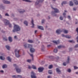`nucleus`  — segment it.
<instances>
[{
	"label": "nucleus",
	"instance_id": "f257e3e1",
	"mask_svg": "<svg viewBox=\"0 0 78 78\" xmlns=\"http://www.w3.org/2000/svg\"><path fill=\"white\" fill-rule=\"evenodd\" d=\"M21 30L20 27L18 25L14 24L12 31L13 33L17 31H20Z\"/></svg>",
	"mask_w": 78,
	"mask_h": 78
},
{
	"label": "nucleus",
	"instance_id": "f03ea898",
	"mask_svg": "<svg viewBox=\"0 0 78 78\" xmlns=\"http://www.w3.org/2000/svg\"><path fill=\"white\" fill-rule=\"evenodd\" d=\"M51 8L53 9L54 10V12H52V14L54 16H56V14H55V12L58 13V12H59V10L56 8H53V7H51Z\"/></svg>",
	"mask_w": 78,
	"mask_h": 78
},
{
	"label": "nucleus",
	"instance_id": "7ed1b4c3",
	"mask_svg": "<svg viewBox=\"0 0 78 78\" xmlns=\"http://www.w3.org/2000/svg\"><path fill=\"white\" fill-rule=\"evenodd\" d=\"M20 50H18L17 49H15V55L17 58H19L20 57V56L19 55V52Z\"/></svg>",
	"mask_w": 78,
	"mask_h": 78
},
{
	"label": "nucleus",
	"instance_id": "20e7f679",
	"mask_svg": "<svg viewBox=\"0 0 78 78\" xmlns=\"http://www.w3.org/2000/svg\"><path fill=\"white\" fill-rule=\"evenodd\" d=\"M31 78H37L36 76V73L33 71H32L31 72Z\"/></svg>",
	"mask_w": 78,
	"mask_h": 78
},
{
	"label": "nucleus",
	"instance_id": "39448f33",
	"mask_svg": "<svg viewBox=\"0 0 78 78\" xmlns=\"http://www.w3.org/2000/svg\"><path fill=\"white\" fill-rule=\"evenodd\" d=\"M15 69L17 73H20L21 72V69H20V68L18 67H16Z\"/></svg>",
	"mask_w": 78,
	"mask_h": 78
},
{
	"label": "nucleus",
	"instance_id": "423d86ee",
	"mask_svg": "<svg viewBox=\"0 0 78 78\" xmlns=\"http://www.w3.org/2000/svg\"><path fill=\"white\" fill-rule=\"evenodd\" d=\"M3 21L4 22V23L6 25H7L9 23V20H4Z\"/></svg>",
	"mask_w": 78,
	"mask_h": 78
},
{
	"label": "nucleus",
	"instance_id": "0eeeda50",
	"mask_svg": "<svg viewBox=\"0 0 78 78\" xmlns=\"http://www.w3.org/2000/svg\"><path fill=\"white\" fill-rule=\"evenodd\" d=\"M62 31V30L61 29H58V30H57L56 31V33H57V34H60V33H61Z\"/></svg>",
	"mask_w": 78,
	"mask_h": 78
},
{
	"label": "nucleus",
	"instance_id": "6e6552de",
	"mask_svg": "<svg viewBox=\"0 0 78 78\" xmlns=\"http://www.w3.org/2000/svg\"><path fill=\"white\" fill-rule=\"evenodd\" d=\"M3 2L4 3H5V4H9L10 3V2L6 1L5 0H3Z\"/></svg>",
	"mask_w": 78,
	"mask_h": 78
},
{
	"label": "nucleus",
	"instance_id": "1a4fd4ad",
	"mask_svg": "<svg viewBox=\"0 0 78 78\" xmlns=\"http://www.w3.org/2000/svg\"><path fill=\"white\" fill-rule=\"evenodd\" d=\"M38 72H42L44 70V68H39L38 69Z\"/></svg>",
	"mask_w": 78,
	"mask_h": 78
},
{
	"label": "nucleus",
	"instance_id": "9d476101",
	"mask_svg": "<svg viewBox=\"0 0 78 78\" xmlns=\"http://www.w3.org/2000/svg\"><path fill=\"white\" fill-rule=\"evenodd\" d=\"M30 51L31 53H34L35 51V49H34V48H30Z\"/></svg>",
	"mask_w": 78,
	"mask_h": 78
},
{
	"label": "nucleus",
	"instance_id": "9b49d317",
	"mask_svg": "<svg viewBox=\"0 0 78 78\" xmlns=\"http://www.w3.org/2000/svg\"><path fill=\"white\" fill-rule=\"evenodd\" d=\"M31 23H32V26H31L32 28H34V20H33V19H32Z\"/></svg>",
	"mask_w": 78,
	"mask_h": 78
},
{
	"label": "nucleus",
	"instance_id": "f8f14e48",
	"mask_svg": "<svg viewBox=\"0 0 78 78\" xmlns=\"http://www.w3.org/2000/svg\"><path fill=\"white\" fill-rule=\"evenodd\" d=\"M23 46L25 48H28V44H24L23 45Z\"/></svg>",
	"mask_w": 78,
	"mask_h": 78
},
{
	"label": "nucleus",
	"instance_id": "ddd939ff",
	"mask_svg": "<svg viewBox=\"0 0 78 78\" xmlns=\"http://www.w3.org/2000/svg\"><path fill=\"white\" fill-rule=\"evenodd\" d=\"M9 40L10 42H11L12 41V37H9Z\"/></svg>",
	"mask_w": 78,
	"mask_h": 78
},
{
	"label": "nucleus",
	"instance_id": "4468645a",
	"mask_svg": "<svg viewBox=\"0 0 78 78\" xmlns=\"http://www.w3.org/2000/svg\"><path fill=\"white\" fill-rule=\"evenodd\" d=\"M74 3H75V5H78V1L76 0H74L73 1Z\"/></svg>",
	"mask_w": 78,
	"mask_h": 78
},
{
	"label": "nucleus",
	"instance_id": "2eb2a0df",
	"mask_svg": "<svg viewBox=\"0 0 78 78\" xmlns=\"http://www.w3.org/2000/svg\"><path fill=\"white\" fill-rule=\"evenodd\" d=\"M56 71L58 73H61V70L58 68H57L56 69Z\"/></svg>",
	"mask_w": 78,
	"mask_h": 78
},
{
	"label": "nucleus",
	"instance_id": "dca6fc26",
	"mask_svg": "<svg viewBox=\"0 0 78 78\" xmlns=\"http://www.w3.org/2000/svg\"><path fill=\"white\" fill-rule=\"evenodd\" d=\"M38 28L39 29H40V30H44V28H43V27L42 26H38Z\"/></svg>",
	"mask_w": 78,
	"mask_h": 78
},
{
	"label": "nucleus",
	"instance_id": "f3484780",
	"mask_svg": "<svg viewBox=\"0 0 78 78\" xmlns=\"http://www.w3.org/2000/svg\"><path fill=\"white\" fill-rule=\"evenodd\" d=\"M65 37H66L68 39H70L71 38V36L70 35H65Z\"/></svg>",
	"mask_w": 78,
	"mask_h": 78
},
{
	"label": "nucleus",
	"instance_id": "a211bd4d",
	"mask_svg": "<svg viewBox=\"0 0 78 78\" xmlns=\"http://www.w3.org/2000/svg\"><path fill=\"white\" fill-rule=\"evenodd\" d=\"M24 12H25V10H23V9L21 10V11H19L20 13H21V14L23 13Z\"/></svg>",
	"mask_w": 78,
	"mask_h": 78
},
{
	"label": "nucleus",
	"instance_id": "6ab92c4d",
	"mask_svg": "<svg viewBox=\"0 0 78 78\" xmlns=\"http://www.w3.org/2000/svg\"><path fill=\"white\" fill-rule=\"evenodd\" d=\"M53 42L55 44H58L59 43V41H53Z\"/></svg>",
	"mask_w": 78,
	"mask_h": 78
},
{
	"label": "nucleus",
	"instance_id": "aec40b11",
	"mask_svg": "<svg viewBox=\"0 0 78 78\" xmlns=\"http://www.w3.org/2000/svg\"><path fill=\"white\" fill-rule=\"evenodd\" d=\"M5 47L8 50H10V48L9 46L7 45L5 46Z\"/></svg>",
	"mask_w": 78,
	"mask_h": 78
},
{
	"label": "nucleus",
	"instance_id": "412c9836",
	"mask_svg": "<svg viewBox=\"0 0 78 78\" xmlns=\"http://www.w3.org/2000/svg\"><path fill=\"white\" fill-rule=\"evenodd\" d=\"M0 9H5V7L3 6L2 5H0Z\"/></svg>",
	"mask_w": 78,
	"mask_h": 78
},
{
	"label": "nucleus",
	"instance_id": "4be33fe9",
	"mask_svg": "<svg viewBox=\"0 0 78 78\" xmlns=\"http://www.w3.org/2000/svg\"><path fill=\"white\" fill-rule=\"evenodd\" d=\"M64 47H65V46L61 45H60L58 46V48L59 49L61 48H64Z\"/></svg>",
	"mask_w": 78,
	"mask_h": 78
},
{
	"label": "nucleus",
	"instance_id": "5701e85b",
	"mask_svg": "<svg viewBox=\"0 0 78 78\" xmlns=\"http://www.w3.org/2000/svg\"><path fill=\"white\" fill-rule=\"evenodd\" d=\"M7 67V65L6 64H4L2 66L3 69H5V68H6Z\"/></svg>",
	"mask_w": 78,
	"mask_h": 78
},
{
	"label": "nucleus",
	"instance_id": "b1692460",
	"mask_svg": "<svg viewBox=\"0 0 78 78\" xmlns=\"http://www.w3.org/2000/svg\"><path fill=\"white\" fill-rule=\"evenodd\" d=\"M70 6H73V3L72 2V1H70V3H69Z\"/></svg>",
	"mask_w": 78,
	"mask_h": 78
},
{
	"label": "nucleus",
	"instance_id": "393cba45",
	"mask_svg": "<svg viewBox=\"0 0 78 78\" xmlns=\"http://www.w3.org/2000/svg\"><path fill=\"white\" fill-rule=\"evenodd\" d=\"M28 42H29V43H33V41L31 40H28Z\"/></svg>",
	"mask_w": 78,
	"mask_h": 78
},
{
	"label": "nucleus",
	"instance_id": "a878e982",
	"mask_svg": "<svg viewBox=\"0 0 78 78\" xmlns=\"http://www.w3.org/2000/svg\"><path fill=\"white\" fill-rule=\"evenodd\" d=\"M24 23L26 25V26H28V22L27 21H25L24 22Z\"/></svg>",
	"mask_w": 78,
	"mask_h": 78
},
{
	"label": "nucleus",
	"instance_id": "bb28decb",
	"mask_svg": "<svg viewBox=\"0 0 78 78\" xmlns=\"http://www.w3.org/2000/svg\"><path fill=\"white\" fill-rule=\"evenodd\" d=\"M0 59H1V60H5V57H2V56H0Z\"/></svg>",
	"mask_w": 78,
	"mask_h": 78
},
{
	"label": "nucleus",
	"instance_id": "cd10ccee",
	"mask_svg": "<svg viewBox=\"0 0 78 78\" xmlns=\"http://www.w3.org/2000/svg\"><path fill=\"white\" fill-rule=\"evenodd\" d=\"M69 61H70V57L68 56V57L67 61H66L67 63H69Z\"/></svg>",
	"mask_w": 78,
	"mask_h": 78
},
{
	"label": "nucleus",
	"instance_id": "c85d7f7f",
	"mask_svg": "<svg viewBox=\"0 0 78 78\" xmlns=\"http://www.w3.org/2000/svg\"><path fill=\"white\" fill-rule=\"evenodd\" d=\"M48 73L49 74H50V75L52 74V70H49L48 71Z\"/></svg>",
	"mask_w": 78,
	"mask_h": 78
},
{
	"label": "nucleus",
	"instance_id": "c756f323",
	"mask_svg": "<svg viewBox=\"0 0 78 78\" xmlns=\"http://www.w3.org/2000/svg\"><path fill=\"white\" fill-rule=\"evenodd\" d=\"M33 47V45L31 44H28V48H32L31 47Z\"/></svg>",
	"mask_w": 78,
	"mask_h": 78
},
{
	"label": "nucleus",
	"instance_id": "7c9ffc66",
	"mask_svg": "<svg viewBox=\"0 0 78 78\" xmlns=\"http://www.w3.org/2000/svg\"><path fill=\"white\" fill-rule=\"evenodd\" d=\"M57 51L58 49L57 48H55L54 50V53H57Z\"/></svg>",
	"mask_w": 78,
	"mask_h": 78
},
{
	"label": "nucleus",
	"instance_id": "2f4dec72",
	"mask_svg": "<svg viewBox=\"0 0 78 78\" xmlns=\"http://www.w3.org/2000/svg\"><path fill=\"white\" fill-rule=\"evenodd\" d=\"M69 42H70L71 43H75V42L73 40H69Z\"/></svg>",
	"mask_w": 78,
	"mask_h": 78
},
{
	"label": "nucleus",
	"instance_id": "473e14b6",
	"mask_svg": "<svg viewBox=\"0 0 78 78\" xmlns=\"http://www.w3.org/2000/svg\"><path fill=\"white\" fill-rule=\"evenodd\" d=\"M67 2L66 1H63L62 3V5L63 6V4H66Z\"/></svg>",
	"mask_w": 78,
	"mask_h": 78
},
{
	"label": "nucleus",
	"instance_id": "72a5a7b5",
	"mask_svg": "<svg viewBox=\"0 0 78 78\" xmlns=\"http://www.w3.org/2000/svg\"><path fill=\"white\" fill-rule=\"evenodd\" d=\"M7 59L10 62H11V59L10 58V57H7Z\"/></svg>",
	"mask_w": 78,
	"mask_h": 78
},
{
	"label": "nucleus",
	"instance_id": "f704fd0d",
	"mask_svg": "<svg viewBox=\"0 0 78 78\" xmlns=\"http://www.w3.org/2000/svg\"><path fill=\"white\" fill-rule=\"evenodd\" d=\"M32 68L34 69H36V67L34 65H32Z\"/></svg>",
	"mask_w": 78,
	"mask_h": 78
},
{
	"label": "nucleus",
	"instance_id": "c9c22d12",
	"mask_svg": "<svg viewBox=\"0 0 78 78\" xmlns=\"http://www.w3.org/2000/svg\"><path fill=\"white\" fill-rule=\"evenodd\" d=\"M3 40L5 41H7L8 40L7 39V38L6 37L3 38Z\"/></svg>",
	"mask_w": 78,
	"mask_h": 78
},
{
	"label": "nucleus",
	"instance_id": "e433bc0d",
	"mask_svg": "<svg viewBox=\"0 0 78 78\" xmlns=\"http://www.w3.org/2000/svg\"><path fill=\"white\" fill-rule=\"evenodd\" d=\"M27 62H31V59H28L27 60Z\"/></svg>",
	"mask_w": 78,
	"mask_h": 78
},
{
	"label": "nucleus",
	"instance_id": "4c0bfd02",
	"mask_svg": "<svg viewBox=\"0 0 78 78\" xmlns=\"http://www.w3.org/2000/svg\"><path fill=\"white\" fill-rule=\"evenodd\" d=\"M64 33H65V34L68 33V30H65L64 31Z\"/></svg>",
	"mask_w": 78,
	"mask_h": 78
},
{
	"label": "nucleus",
	"instance_id": "58836bf2",
	"mask_svg": "<svg viewBox=\"0 0 78 78\" xmlns=\"http://www.w3.org/2000/svg\"><path fill=\"white\" fill-rule=\"evenodd\" d=\"M60 19L61 20H63V17H62V16H60Z\"/></svg>",
	"mask_w": 78,
	"mask_h": 78
},
{
	"label": "nucleus",
	"instance_id": "ea45409f",
	"mask_svg": "<svg viewBox=\"0 0 78 78\" xmlns=\"http://www.w3.org/2000/svg\"><path fill=\"white\" fill-rule=\"evenodd\" d=\"M53 67V66L52 65H50L49 66V69H51Z\"/></svg>",
	"mask_w": 78,
	"mask_h": 78
},
{
	"label": "nucleus",
	"instance_id": "a19ab883",
	"mask_svg": "<svg viewBox=\"0 0 78 78\" xmlns=\"http://www.w3.org/2000/svg\"><path fill=\"white\" fill-rule=\"evenodd\" d=\"M23 1H25V2H31V1L29 0H23Z\"/></svg>",
	"mask_w": 78,
	"mask_h": 78
},
{
	"label": "nucleus",
	"instance_id": "79ce46f5",
	"mask_svg": "<svg viewBox=\"0 0 78 78\" xmlns=\"http://www.w3.org/2000/svg\"><path fill=\"white\" fill-rule=\"evenodd\" d=\"M39 1H36V2L35 3V4H36V5H38V4H39Z\"/></svg>",
	"mask_w": 78,
	"mask_h": 78
},
{
	"label": "nucleus",
	"instance_id": "37998d69",
	"mask_svg": "<svg viewBox=\"0 0 78 78\" xmlns=\"http://www.w3.org/2000/svg\"><path fill=\"white\" fill-rule=\"evenodd\" d=\"M63 15L64 17H65V18H66V14L65 13H64L63 14Z\"/></svg>",
	"mask_w": 78,
	"mask_h": 78
},
{
	"label": "nucleus",
	"instance_id": "c03bdc74",
	"mask_svg": "<svg viewBox=\"0 0 78 78\" xmlns=\"http://www.w3.org/2000/svg\"><path fill=\"white\" fill-rule=\"evenodd\" d=\"M63 66H65L66 65V62H63Z\"/></svg>",
	"mask_w": 78,
	"mask_h": 78
},
{
	"label": "nucleus",
	"instance_id": "a18cd8bd",
	"mask_svg": "<svg viewBox=\"0 0 78 78\" xmlns=\"http://www.w3.org/2000/svg\"><path fill=\"white\" fill-rule=\"evenodd\" d=\"M44 22H45V20H42V21L41 22L42 23H44Z\"/></svg>",
	"mask_w": 78,
	"mask_h": 78
},
{
	"label": "nucleus",
	"instance_id": "49530a36",
	"mask_svg": "<svg viewBox=\"0 0 78 78\" xmlns=\"http://www.w3.org/2000/svg\"><path fill=\"white\" fill-rule=\"evenodd\" d=\"M5 16H9V15L7 13H6L5 14Z\"/></svg>",
	"mask_w": 78,
	"mask_h": 78
},
{
	"label": "nucleus",
	"instance_id": "de8ad7c7",
	"mask_svg": "<svg viewBox=\"0 0 78 78\" xmlns=\"http://www.w3.org/2000/svg\"><path fill=\"white\" fill-rule=\"evenodd\" d=\"M67 70L68 72L70 73L71 72V70H70V69H68Z\"/></svg>",
	"mask_w": 78,
	"mask_h": 78
},
{
	"label": "nucleus",
	"instance_id": "09e8293b",
	"mask_svg": "<svg viewBox=\"0 0 78 78\" xmlns=\"http://www.w3.org/2000/svg\"><path fill=\"white\" fill-rule=\"evenodd\" d=\"M14 38L15 39H17V37L16 36H15L14 37Z\"/></svg>",
	"mask_w": 78,
	"mask_h": 78
},
{
	"label": "nucleus",
	"instance_id": "8fccbe9b",
	"mask_svg": "<svg viewBox=\"0 0 78 78\" xmlns=\"http://www.w3.org/2000/svg\"><path fill=\"white\" fill-rule=\"evenodd\" d=\"M74 69H78V67L76 66H74Z\"/></svg>",
	"mask_w": 78,
	"mask_h": 78
},
{
	"label": "nucleus",
	"instance_id": "3c124183",
	"mask_svg": "<svg viewBox=\"0 0 78 78\" xmlns=\"http://www.w3.org/2000/svg\"><path fill=\"white\" fill-rule=\"evenodd\" d=\"M41 51H45L44 48H42L41 49Z\"/></svg>",
	"mask_w": 78,
	"mask_h": 78
},
{
	"label": "nucleus",
	"instance_id": "603ef678",
	"mask_svg": "<svg viewBox=\"0 0 78 78\" xmlns=\"http://www.w3.org/2000/svg\"><path fill=\"white\" fill-rule=\"evenodd\" d=\"M75 47L76 48H77L78 47V44H77L75 46Z\"/></svg>",
	"mask_w": 78,
	"mask_h": 78
},
{
	"label": "nucleus",
	"instance_id": "864d4df0",
	"mask_svg": "<svg viewBox=\"0 0 78 78\" xmlns=\"http://www.w3.org/2000/svg\"><path fill=\"white\" fill-rule=\"evenodd\" d=\"M76 31L77 32V33H78V27L76 28Z\"/></svg>",
	"mask_w": 78,
	"mask_h": 78
},
{
	"label": "nucleus",
	"instance_id": "5fc2aeb1",
	"mask_svg": "<svg viewBox=\"0 0 78 78\" xmlns=\"http://www.w3.org/2000/svg\"><path fill=\"white\" fill-rule=\"evenodd\" d=\"M30 56L32 57V58L33 57V54H30Z\"/></svg>",
	"mask_w": 78,
	"mask_h": 78
},
{
	"label": "nucleus",
	"instance_id": "6e6d98bb",
	"mask_svg": "<svg viewBox=\"0 0 78 78\" xmlns=\"http://www.w3.org/2000/svg\"><path fill=\"white\" fill-rule=\"evenodd\" d=\"M44 1V0H39V2H41V3H42V2Z\"/></svg>",
	"mask_w": 78,
	"mask_h": 78
},
{
	"label": "nucleus",
	"instance_id": "4d7b16f0",
	"mask_svg": "<svg viewBox=\"0 0 78 78\" xmlns=\"http://www.w3.org/2000/svg\"><path fill=\"white\" fill-rule=\"evenodd\" d=\"M48 78H51V76H48Z\"/></svg>",
	"mask_w": 78,
	"mask_h": 78
},
{
	"label": "nucleus",
	"instance_id": "13d9d810",
	"mask_svg": "<svg viewBox=\"0 0 78 78\" xmlns=\"http://www.w3.org/2000/svg\"><path fill=\"white\" fill-rule=\"evenodd\" d=\"M48 47H51V45L50 44H49L47 45Z\"/></svg>",
	"mask_w": 78,
	"mask_h": 78
},
{
	"label": "nucleus",
	"instance_id": "bf43d9fd",
	"mask_svg": "<svg viewBox=\"0 0 78 78\" xmlns=\"http://www.w3.org/2000/svg\"><path fill=\"white\" fill-rule=\"evenodd\" d=\"M62 37H65L66 36V35H65L64 34H62Z\"/></svg>",
	"mask_w": 78,
	"mask_h": 78
},
{
	"label": "nucleus",
	"instance_id": "052dcab7",
	"mask_svg": "<svg viewBox=\"0 0 78 78\" xmlns=\"http://www.w3.org/2000/svg\"><path fill=\"white\" fill-rule=\"evenodd\" d=\"M73 10L74 11H76V8H73Z\"/></svg>",
	"mask_w": 78,
	"mask_h": 78
},
{
	"label": "nucleus",
	"instance_id": "680f3d73",
	"mask_svg": "<svg viewBox=\"0 0 78 78\" xmlns=\"http://www.w3.org/2000/svg\"><path fill=\"white\" fill-rule=\"evenodd\" d=\"M13 66L14 67H15V68H16V67H16V64H13Z\"/></svg>",
	"mask_w": 78,
	"mask_h": 78
},
{
	"label": "nucleus",
	"instance_id": "e2e57ef3",
	"mask_svg": "<svg viewBox=\"0 0 78 78\" xmlns=\"http://www.w3.org/2000/svg\"><path fill=\"white\" fill-rule=\"evenodd\" d=\"M9 27H12L11 24H9Z\"/></svg>",
	"mask_w": 78,
	"mask_h": 78
},
{
	"label": "nucleus",
	"instance_id": "0e129e2a",
	"mask_svg": "<svg viewBox=\"0 0 78 78\" xmlns=\"http://www.w3.org/2000/svg\"><path fill=\"white\" fill-rule=\"evenodd\" d=\"M68 19H70V16H68Z\"/></svg>",
	"mask_w": 78,
	"mask_h": 78
},
{
	"label": "nucleus",
	"instance_id": "69168bd1",
	"mask_svg": "<svg viewBox=\"0 0 78 78\" xmlns=\"http://www.w3.org/2000/svg\"><path fill=\"white\" fill-rule=\"evenodd\" d=\"M0 72H2V73H3V72H4V71L3 70H2L1 71H0Z\"/></svg>",
	"mask_w": 78,
	"mask_h": 78
},
{
	"label": "nucleus",
	"instance_id": "338daca9",
	"mask_svg": "<svg viewBox=\"0 0 78 78\" xmlns=\"http://www.w3.org/2000/svg\"><path fill=\"white\" fill-rule=\"evenodd\" d=\"M28 68L29 69H31V66H28Z\"/></svg>",
	"mask_w": 78,
	"mask_h": 78
},
{
	"label": "nucleus",
	"instance_id": "774afa93",
	"mask_svg": "<svg viewBox=\"0 0 78 78\" xmlns=\"http://www.w3.org/2000/svg\"><path fill=\"white\" fill-rule=\"evenodd\" d=\"M56 59H59V57L58 56V57H57L56 58Z\"/></svg>",
	"mask_w": 78,
	"mask_h": 78
}]
</instances>
